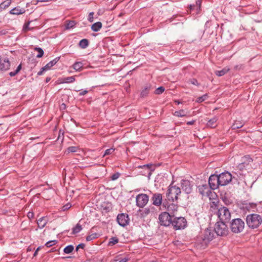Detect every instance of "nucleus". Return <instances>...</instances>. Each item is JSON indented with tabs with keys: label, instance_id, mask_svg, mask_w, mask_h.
Wrapping results in <instances>:
<instances>
[{
	"label": "nucleus",
	"instance_id": "obj_1",
	"mask_svg": "<svg viewBox=\"0 0 262 262\" xmlns=\"http://www.w3.org/2000/svg\"><path fill=\"white\" fill-rule=\"evenodd\" d=\"M247 226L251 229L257 228L262 223L261 216L256 213L248 215L246 219Z\"/></svg>",
	"mask_w": 262,
	"mask_h": 262
},
{
	"label": "nucleus",
	"instance_id": "obj_2",
	"mask_svg": "<svg viewBox=\"0 0 262 262\" xmlns=\"http://www.w3.org/2000/svg\"><path fill=\"white\" fill-rule=\"evenodd\" d=\"M181 191L180 187L171 184L168 188L166 196L169 201L174 202L178 199Z\"/></svg>",
	"mask_w": 262,
	"mask_h": 262
},
{
	"label": "nucleus",
	"instance_id": "obj_3",
	"mask_svg": "<svg viewBox=\"0 0 262 262\" xmlns=\"http://www.w3.org/2000/svg\"><path fill=\"white\" fill-rule=\"evenodd\" d=\"M231 230L235 233L242 232L245 228V223L241 219L233 220L231 223Z\"/></svg>",
	"mask_w": 262,
	"mask_h": 262
},
{
	"label": "nucleus",
	"instance_id": "obj_4",
	"mask_svg": "<svg viewBox=\"0 0 262 262\" xmlns=\"http://www.w3.org/2000/svg\"><path fill=\"white\" fill-rule=\"evenodd\" d=\"M217 215L221 221L223 222L228 221L231 217L230 212L226 207H222L219 208Z\"/></svg>",
	"mask_w": 262,
	"mask_h": 262
},
{
	"label": "nucleus",
	"instance_id": "obj_5",
	"mask_svg": "<svg viewBox=\"0 0 262 262\" xmlns=\"http://www.w3.org/2000/svg\"><path fill=\"white\" fill-rule=\"evenodd\" d=\"M225 222H218L216 223L214 231L217 235L224 236L228 233V228Z\"/></svg>",
	"mask_w": 262,
	"mask_h": 262
},
{
	"label": "nucleus",
	"instance_id": "obj_6",
	"mask_svg": "<svg viewBox=\"0 0 262 262\" xmlns=\"http://www.w3.org/2000/svg\"><path fill=\"white\" fill-rule=\"evenodd\" d=\"M171 223L176 230H179L184 228L187 222L185 218L180 217L174 219Z\"/></svg>",
	"mask_w": 262,
	"mask_h": 262
},
{
	"label": "nucleus",
	"instance_id": "obj_7",
	"mask_svg": "<svg viewBox=\"0 0 262 262\" xmlns=\"http://www.w3.org/2000/svg\"><path fill=\"white\" fill-rule=\"evenodd\" d=\"M159 220L160 224L165 226H169L172 223L171 215L166 212L162 213L159 216Z\"/></svg>",
	"mask_w": 262,
	"mask_h": 262
},
{
	"label": "nucleus",
	"instance_id": "obj_8",
	"mask_svg": "<svg viewBox=\"0 0 262 262\" xmlns=\"http://www.w3.org/2000/svg\"><path fill=\"white\" fill-rule=\"evenodd\" d=\"M221 186H225L229 184L232 180V176L228 172H223L219 175Z\"/></svg>",
	"mask_w": 262,
	"mask_h": 262
},
{
	"label": "nucleus",
	"instance_id": "obj_9",
	"mask_svg": "<svg viewBox=\"0 0 262 262\" xmlns=\"http://www.w3.org/2000/svg\"><path fill=\"white\" fill-rule=\"evenodd\" d=\"M148 196L146 194H139L136 196V204L140 207L143 208L148 202Z\"/></svg>",
	"mask_w": 262,
	"mask_h": 262
},
{
	"label": "nucleus",
	"instance_id": "obj_10",
	"mask_svg": "<svg viewBox=\"0 0 262 262\" xmlns=\"http://www.w3.org/2000/svg\"><path fill=\"white\" fill-rule=\"evenodd\" d=\"M199 191L203 196H207L209 197L210 199H211V197H213L215 194L214 192L210 190V188H208L206 185L199 186Z\"/></svg>",
	"mask_w": 262,
	"mask_h": 262
},
{
	"label": "nucleus",
	"instance_id": "obj_11",
	"mask_svg": "<svg viewBox=\"0 0 262 262\" xmlns=\"http://www.w3.org/2000/svg\"><path fill=\"white\" fill-rule=\"evenodd\" d=\"M117 221L118 224L122 227L126 226L129 222L128 216L126 213H121L118 214L117 217Z\"/></svg>",
	"mask_w": 262,
	"mask_h": 262
},
{
	"label": "nucleus",
	"instance_id": "obj_12",
	"mask_svg": "<svg viewBox=\"0 0 262 262\" xmlns=\"http://www.w3.org/2000/svg\"><path fill=\"white\" fill-rule=\"evenodd\" d=\"M208 183L210 188L212 189H215L217 188L218 186L220 185L219 176L214 174L211 175L209 177Z\"/></svg>",
	"mask_w": 262,
	"mask_h": 262
},
{
	"label": "nucleus",
	"instance_id": "obj_13",
	"mask_svg": "<svg viewBox=\"0 0 262 262\" xmlns=\"http://www.w3.org/2000/svg\"><path fill=\"white\" fill-rule=\"evenodd\" d=\"M10 62L6 57H0V70L6 71L9 69Z\"/></svg>",
	"mask_w": 262,
	"mask_h": 262
},
{
	"label": "nucleus",
	"instance_id": "obj_14",
	"mask_svg": "<svg viewBox=\"0 0 262 262\" xmlns=\"http://www.w3.org/2000/svg\"><path fill=\"white\" fill-rule=\"evenodd\" d=\"M214 232L211 229H207L205 230L203 236V241L205 242H209L214 238Z\"/></svg>",
	"mask_w": 262,
	"mask_h": 262
},
{
	"label": "nucleus",
	"instance_id": "obj_15",
	"mask_svg": "<svg viewBox=\"0 0 262 262\" xmlns=\"http://www.w3.org/2000/svg\"><path fill=\"white\" fill-rule=\"evenodd\" d=\"M151 200L154 205L160 206L162 202V195L159 193H155L153 194Z\"/></svg>",
	"mask_w": 262,
	"mask_h": 262
},
{
	"label": "nucleus",
	"instance_id": "obj_16",
	"mask_svg": "<svg viewBox=\"0 0 262 262\" xmlns=\"http://www.w3.org/2000/svg\"><path fill=\"white\" fill-rule=\"evenodd\" d=\"M182 189L186 193L188 194L191 192L192 187L189 181L187 180H183L182 182Z\"/></svg>",
	"mask_w": 262,
	"mask_h": 262
},
{
	"label": "nucleus",
	"instance_id": "obj_17",
	"mask_svg": "<svg viewBox=\"0 0 262 262\" xmlns=\"http://www.w3.org/2000/svg\"><path fill=\"white\" fill-rule=\"evenodd\" d=\"M154 209V208L153 207L140 209V216L143 218L146 217L151 211H153Z\"/></svg>",
	"mask_w": 262,
	"mask_h": 262
},
{
	"label": "nucleus",
	"instance_id": "obj_18",
	"mask_svg": "<svg viewBox=\"0 0 262 262\" xmlns=\"http://www.w3.org/2000/svg\"><path fill=\"white\" fill-rule=\"evenodd\" d=\"M189 113V111L186 110H181L178 111H176L173 113V115L178 117H183L187 116Z\"/></svg>",
	"mask_w": 262,
	"mask_h": 262
},
{
	"label": "nucleus",
	"instance_id": "obj_19",
	"mask_svg": "<svg viewBox=\"0 0 262 262\" xmlns=\"http://www.w3.org/2000/svg\"><path fill=\"white\" fill-rule=\"evenodd\" d=\"M75 76H70L58 79L59 83H72L75 81Z\"/></svg>",
	"mask_w": 262,
	"mask_h": 262
},
{
	"label": "nucleus",
	"instance_id": "obj_20",
	"mask_svg": "<svg viewBox=\"0 0 262 262\" xmlns=\"http://www.w3.org/2000/svg\"><path fill=\"white\" fill-rule=\"evenodd\" d=\"M10 13L14 15L22 14L25 12V10L24 8H21L20 7H17L10 11Z\"/></svg>",
	"mask_w": 262,
	"mask_h": 262
},
{
	"label": "nucleus",
	"instance_id": "obj_21",
	"mask_svg": "<svg viewBox=\"0 0 262 262\" xmlns=\"http://www.w3.org/2000/svg\"><path fill=\"white\" fill-rule=\"evenodd\" d=\"M59 57H56L53 60L47 63L44 67H43V70H49L54 65H55L57 61L59 60Z\"/></svg>",
	"mask_w": 262,
	"mask_h": 262
},
{
	"label": "nucleus",
	"instance_id": "obj_22",
	"mask_svg": "<svg viewBox=\"0 0 262 262\" xmlns=\"http://www.w3.org/2000/svg\"><path fill=\"white\" fill-rule=\"evenodd\" d=\"M230 68L228 67H226L220 71H216L215 74L218 76H222L226 74L230 71Z\"/></svg>",
	"mask_w": 262,
	"mask_h": 262
},
{
	"label": "nucleus",
	"instance_id": "obj_23",
	"mask_svg": "<svg viewBox=\"0 0 262 262\" xmlns=\"http://www.w3.org/2000/svg\"><path fill=\"white\" fill-rule=\"evenodd\" d=\"M38 227L40 228H43L47 223V220L45 217H41L37 221Z\"/></svg>",
	"mask_w": 262,
	"mask_h": 262
},
{
	"label": "nucleus",
	"instance_id": "obj_24",
	"mask_svg": "<svg viewBox=\"0 0 262 262\" xmlns=\"http://www.w3.org/2000/svg\"><path fill=\"white\" fill-rule=\"evenodd\" d=\"M178 206L173 203H171L168 205L167 210L171 214H173L175 211H177Z\"/></svg>",
	"mask_w": 262,
	"mask_h": 262
},
{
	"label": "nucleus",
	"instance_id": "obj_25",
	"mask_svg": "<svg viewBox=\"0 0 262 262\" xmlns=\"http://www.w3.org/2000/svg\"><path fill=\"white\" fill-rule=\"evenodd\" d=\"M11 4V0H6L0 4V10H3L7 8Z\"/></svg>",
	"mask_w": 262,
	"mask_h": 262
},
{
	"label": "nucleus",
	"instance_id": "obj_26",
	"mask_svg": "<svg viewBox=\"0 0 262 262\" xmlns=\"http://www.w3.org/2000/svg\"><path fill=\"white\" fill-rule=\"evenodd\" d=\"M150 88L151 86L149 84L145 85L141 93V96L143 97H146L148 95Z\"/></svg>",
	"mask_w": 262,
	"mask_h": 262
},
{
	"label": "nucleus",
	"instance_id": "obj_27",
	"mask_svg": "<svg viewBox=\"0 0 262 262\" xmlns=\"http://www.w3.org/2000/svg\"><path fill=\"white\" fill-rule=\"evenodd\" d=\"M101 28L102 24L99 21L94 24L91 27L92 30L95 32L98 31Z\"/></svg>",
	"mask_w": 262,
	"mask_h": 262
},
{
	"label": "nucleus",
	"instance_id": "obj_28",
	"mask_svg": "<svg viewBox=\"0 0 262 262\" xmlns=\"http://www.w3.org/2000/svg\"><path fill=\"white\" fill-rule=\"evenodd\" d=\"M72 67L76 71H80L83 68V63L81 62H76L73 65Z\"/></svg>",
	"mask_w": 262,
	"mask_h": 262
},
{
	"label": "nucleus",
	"instance_id": "obj_29",
	"mask_svg": "<svg viewBox=\"0 0 262 262\" xmlns=\"http://www.w3.org/2000/svg\"><path fill=\"white\" fill-rule=\"evenodd\" d=\"M216 121H217L216 118H213L209 120L208 121V122L207 123V125L210 127L213 128V127H215L216 125Z\"/></svg>",
	"mask_w": 262,
	"mask_h": 262
},
{
	"label": "nucleus",
	"instance_id": "obj_30",
	"mask_svg": "<svg viewBox=\"0 0 262 262\" xmlns=\"http://www.w3.org/2000/svg\"><path fill=\"white\" fill-rule=\"evenodd\" d=\"M82 229L81 226L79 224H77L76 226L73 228L72 233L73 234L79 233Z\"/></svg>",
	"mask_w": 262,
	"mask_h": 262
},
{
	"label": "nucleus",
	"instance_id": "obj_31",
	"mask_svg": "<svg viewBox=\"0 0 262 262\" xmlns=\"http://www.w3.org/2000/svg\"><path fill=\"white\" fill-rule=\"evenodd\" d=\"M66 29H70L71 28H72L74 27L76 24L75 22L74 21H66Z\"/></svg>",
	"mask_w": 262,
	"mask_h": 262
},
{
	"label": "nucleus",
	"instance_id": "obj_32",
	"mask_svg": "<svg viewBox=\"0 0 262 262\" xmlns=\"http://www.w3.org/2000/svg\"><path fill=\"white\" fill-rule=\"evenodd\" d=\"M256 207V204L254 203H250L246 204V208L247 210H253Z\"/></svg>",
	"mask_w": 262,
	"mask_h": 262
},
{
	"label": "nucleus",
	"instance_id": "obj_33",
	"mask_svg": "<svg viewBox=\"0 0 262 262\" xmlns=\"http://www.w3.org/2000/svg\"><path fill=\"white\" fill-rule=\"evenodd\" d=\"M98 237V234L96 233H92L87 236L86 239L87 241H91Z\"/></svg>",
	"mask_w": 262,
	"mask_h": 262
},
{
	"label": "nucleus",
	"instance_id": "obj_34",
	"mask_svg": "<svg viewBox=\"0 0 262 262\" xmlns=\"http://www.w3.org/2000/svg\"><path fill=\"white\" fill-rule=\"evenodd\" d=\"M74 250V247L72 245H69L64 248L63 251L65 253L69 254L71 253Z\"/></svg>",
	"mask_w": 262,
	"mask_h": 262
},
{
	"label": "nucleus",
	"instance_id": "obj_35",
	"mask_svg": "<svg viewBox=\"0 0 262 262\" xmlns=\"http://www.w3.org/2000/svg\"><path fill=\"white\" fill-rule=\"evenodd\" d=\"M79 46L82 48H85L88 46V41L86 39H83L79 42Z\"/></svg>",
	"mask_w": 262,
	"mask_h": 262
},
{
	"label": "nucleus",
	"instance_id": "obj_36",
	"mask_svg": "<svg viewBox=\"0 0 262 262\" xmlns=\"http://www.w3.org/2000/svg\"><path fill=\"white\" fill-rule=\"evenodd\" d=\"M118 239L117 237H113L110 239L109 246H113L118 243Z\"/></svg>",
	"mask_w": 262,
	"mask_h": 262
},
{
	"label": "nucleus",
	"instance_id": "obj_37",
	"mask_svg": "<svg viewBox=\"0 0 262 262\" xmlns=\"http://www.w3.org/2000/svg\"><path fill=\"white\" fill-rule=\"evenodd\" d=\"M34 50L37 51L38 53V54L36 55V57L37 58H40V57H42L44 52L41 48L36 47V48H34Z\"/></svg>",
	"mask_w": 262,
	"mask_h": 262
},
{
	"label": "nucleus",
	"instance_id": "obj_38",
	"mask_svg": "<svg viewBox=\"0 0 262 262\" xmlns=\"http://www.w3.org/2000/svg\"><path fill=\"white\" fill-rule=\"evenodd\" d=\"M21 64H20L17 68L15 72H11L9 73V75L10 76L13 77L16 75L21 70Z\"/></svg>",
	"mask_w": 262,
	"mask_h": 262
},
{
	"label": "nucleus",
	"instance_id": "obj_39",
	"mask_svg": "<svg viewBox=\"0 0 262 262\" xmlns=\"http://www.w3.org/2000/svg\"><path fill=\"white\" fill-rule=\"evenodd\" d=\"M208 98V95L207 94H205L201 97H198L196 100V102L198 103L202 102L205 101Z\"/></svg>",
	"mask_w": 262,
	"mask_h": 262
},
{
	"label": "nucleus",
	"instance_id": "obj_40",
	"mask_svg": "<svg viewBox=\"0 0 262 262\" xmlns=\"http://www.w3.org/2000/svg\"><path fill=\"white\" fill-rule=\"evenodd\" d=\"M114 151L115 149L113 148H111L106 149L104 152V154L103 156V157H105V156L112 154L114 152Z\"/></svg>",
	"mask_w": 262,
	"mask_h": 262
},
{
	"label": "nucleus",
	"instance_id": "obj_41",
	"mask_svg": "<svg viewBox=\"0 0 262 262\" xmlns=\"http://www.w3.org/2000/svg\"><path fill=\"white\" fill-rule=\"evenodd\" d=\"M164 90L165 89L164 87L160 86L155 90V93L156 94L159 95L162 94L164 91Z\"/></svg>",
	"mask_w": 262,
	"mask_h": 262
},
{
	"label": "nucleus",
	"instance_id": "obj_42",
	"mask_svg": "<svg viewBox=\"0 0 262 262\" xmlns=\"http://www.w3.org/2000/svg\"><path fill=\"white\" fill-rule=\"evenodd\" d=\"M56 243V241H51L48 242L46 244V246L47 247H51L52 246H53V245H55Z\"/></svg>",
	"mask_w": 262,
	"mask_h": 262
},
{
	"label": "nucleus",
	"instance_id": "obj_43",
	"mask_svg": "<svg viewBox=\"0 0 262 262\" xmlns=\"http://www.w3.org/2000/svg\"><path fill=\"white\" fill-rule=\"evenodd\" d=\"M119 176H120L119 173H118V172L115 173L112 176V177H111L112 180L113 181H115V180H117V179H118Z\"/></svg>",
	"mask_w": 262,
	"mask_h": 262
},
{
	"label": "nucleus",
	"instance_id": "obj_44",
	"mask_svg": "<svg viewBox=\"0 0 262 262\" xmlns=\"http://www.w3.org/2000/svg\"><path fill=\"white\" fill-rule=\"evenodd\" d=\"M94 12H90L88 16V20L90 22L92 23L93 21V16H94Z\"/></svg>",
	"mask_w": 262,
	"mask_h": 262
},
{
	"label": "nucleus",
	"instance_id": "obj_45",
	"mask_svg": "<svg viewBox=\"0 0 262 262\" xmlns=\"http://www.w3.org/2000/svg\"><path fill=\"white\" fill-rule=\"evenodd\" d=\"M76 150H77L76 147H74V146H71L68 148V151L69 152H76Z\"/></svg>",
	"mask_w": 262,
	"mask_h": 262
},
{
	"label": "nucleus",
	"instance_id": "obj_46",
	"mask_svg": "<svg viewBox=\"0 0 262 262\" xmlns=\"http://www.w3.org/2000/svg\"><path fill=\"white\" fill-rule=\"evenodd\" d=\"M30 23V22L29 21L27 23L25 24V25L24 26V28H23V29L25 31H27L31 29V28H30L29 27Z\"/></svg>",
	"mask_w": 262,
	"mask_h": 262
},
{
	"label": "nucleus",
	"instance_id": "obj_47",
	"mask_svg": "<svg viewBox=\"0 0 262 262\" xmlns=\"http://www.w3.org/2000/svg\"><path fill=\"white\" fill-rule=\"evenodd\" d=\"M88 91L86 90H83V91H81L80 93H79V95L80 96H83L85 94H86L88 93Z\"/></svg>",
	"mask_w": 262,
	"mask_h": 262
},
{
	"label": "nucleus",
	"instance_id": "obj_48",
	"mask_svg": "<svg viewBox=\"0 0 262 262\" xmlns=\"http://www.w3.org/2000/svg\"><path fill=\"white\" fill-rule=\"evenodd\" d=\"M27 216L29 219L33 218L34 216L33 213L31 212H29L28 213Z\"/></svg>",
	"mask_w": 262,
	"mask_h": 262
},
{
	"label": "nucleus",
	"instance_id": "obj_49",
	"mask_svg": "<svg viewBox=\"0 0 262 262\" xmlns=\"http://www.w3.org/2000/svg\"><path fill=\"white\" fill-rule=\"evenodd\" d=\"M196 6L198 7V8L200 9L201 7V1L198 0L196 1Z\"/></svg>",
	"mask_w": 262,
	"mask_h": 262
},
{
	"label": "nucleus",
	"instance_id": "obj_50",
	"mask_svg": "<svg viewBox=\"0 0 262 262\" xmlns=\"http://www.w3.org/2000/svg\"><path fill=\"white\" fill-rule=\"evenodd\" d=\"M70 207H71V205H70L69 204H67L63 207V210H66L69 209V208H70Z\"/></svg>",
	"mask_w": 262,
	"mask_h": 262
},
{
	"label": "nucleus",
	"instance_id": "obj_51",
	"mask_svg": "<svg viewBox=\"0 0 262 262\" xmlns=\"http://www.w3.org/2000/svg\"><path fill=\"white\" fill-rule=\"evenodd\" d=\"M45 71H47V70H43V68H42L41 69V70H40V71L38 73V74H38V75H42V74H43V72H44Z\"/></svg>",
	"mask_w": 262,
	"mask_h": 262
},
{
	"label": "nucleus",
	"instance_id": "obj_52",
	"mask_svg": "<svg viewBox=\"0 0 262 262\" xmlns=\"http://www.w3.org/2000/svg\"><path fill=\"white\" fill-rule=\"evenodd\" d=\"M191 83L194 84V85H198V82L197 80H195V79H193L191 81Z\"/></svg>",
	"mask_w": 262,
	"mask_h": 262
},
{
	"label": "nucleus",
	"instance_id": "obj_53",
	"mask_svg": "<svg viewBox=\"0 0 262 262\" xmlns=\"http://www.w3.org/2000/svg\"><path fill=\"white\" fill-rule=\"evenodd\" d=\"M83 247H84V245H82V244L79 245L77 247L76 250H77L78 249V248H83Z\"/></svg>",
	"mask_w": 262,
	"mask_h": 262
},
{
	"label": "nucleus",
	"instance_id": "obj_54",
	"mask_svg": "<svg viewBox=\"0 0 262 262\" xmlns=\"http://www.w3.org/2000/svg\"><path fill=\"white\" fill-rule=\"evenodd\" d=\"M39 250V248H38L36 250L35 252H34V254H33V256H35L37 254L38 251Z\"/></svg>",
	"mask_w": 262,
	"mask_h": 262
},
{
	"label": "nucleus",
	"instance_id": "obj_55",
	"mask_svg": "<svg viewBox=\"0 0 262 262\" xmlns=\"http://www.w3.org/2000/svg\"><path fill=\"white\" fill-rule=\"evenodd\" d=\"M127 259L123 258V259H122L121 260H120L119 261V262H127Z\"/></svg>",
	"mask_w": 262,
	"mask_h": 262
},
{
	"label": "nucleus",
	"instance_id": "obj_56",
	"mask_svg": "<svg viewBox=\"0 0 262 262\" xmlns=\"http://www.w3.org/2000/svg\"><path fill=\"white\" fill-rule=\"evenodd\" d=\"M194 121H189L187 122V124L188 125H192L193 124Z\"/></svg>",
	"mask_w": 262,
	"mask_h": 262
},
{
	"label": "nucleus",
	"instance_id": "obj_57",
	"mask_svg": "<svg viewBox=\"0 0 262 262\" xmlns=\"http://www.w3.org/2000/svg\"><path fill=\"white\" fill-rule=\"evenodd\" d=\"M233 127L234 129H235V128H238L239 127V126H237L236 125V124H234L233 125Z\"/></svg>",
	"mask_w": 262,
	"mask_h": 262
},
{
	"label": "nucleus",
	"instance_id": "obj_58",
	"mask_svg": "<svg viewBox=\"0 0 262 262\" xmlns=\"http://www.w3.org/2000/svg\"><path fill=\"white\" fill-rule=\"evenodd\" d=\"M195 7V5H190V8L191 10H192V9H193Z\"/></svg>",
	"mask_w": 262,
	"mask_h": 262
},
{
	"label": "nucleus",
	"instance_id": "obj_59",
	"mask_svg": "<svg viewBox=\"0 0 262 262\" xmlns=\"http://www.w3.org/2000/svg\"><path fill=\"white\" fill-rule=\"evenodd\" d=\"M175 103L179 104L180 103V102L179 100H175L174 101Z\"/></svg>",
	"mask_w": 262,
	"mask_h": 262
},
{
	"label": "nucleus",
	"instance_id": "obj_60",
	"mask_svg": "<svg viewBox=\"0 0 262 262\" xmlns=\"http://www.w3.org/2000/svg\"><path fill=\"white\" fill-rule=\"evenodd\" d=\"M151 262H159V261H152Z\"/></svg>",
	"mask_w": 262,
	"mask_h": 262
},
{
	"label": "nucleus",
	"instance_id": "obj_61",
	"mask_svg": "<svg viewBox=\"0 0 262 262\" xmlns=\"http://www.w3.org/2000/svg\"><path fill=\"white\" fill-rule=\"evenodd\" d=\"M49 80H50V79H47V81H49Z\"/></svg>",
	"mask_w": 262,
	"mask_h": 262
}]
</instances>
